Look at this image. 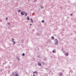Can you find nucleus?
<instances>
[{
	"label": "nucleus",
	"instance_id": "nucleus-24",
	"mask_svg": "<svg viewBox=\"0 0 76 76\" xmlns=\"http://www.w3.org/2000/svg\"><path fill=\"white\" fill-rule=\"evenodd\" d=\"M25 14L26 15V12H25Z\"/></svg>",
	"mask_w": 76,
	"mask_h": 76
},
{
	"label": "nucleus",
	"instance_id": "nucleus-21",
	"mask_svg": "<svg viewBox=\"0 0 76 76\" xmlns=\"http://www.w3.org/2000/svg\"><path fill=\"white\" fill-rule=\"evenodd\" d=\"M35 73V72H33V73Z\"/></svg>",
	"mask_w": 76,
	"mask_h": 76
},
{
	"label": "nucleus",
	"instance_id": "nucleus-16",
	"mask_svg": "<svg viewBox=\"0 0 76 76\" xmlns=\"http://www.w3.org/2000/svg\"><path fill=\"white\" fill-rule=\"evenodd\" d=\"M41 8H44V7H43V6H41Z\"/></svg>",
	"mask_w": 76,
	"mask_h": 76
},
{
	"label": "nucleus",
	"instance_id": "nucleus-20",
	"mask_svg": "<svg viewBox=\"0 0 76 76\" xmlns=\"http://www.w3.org/2000/svg\"><path fill=\"white\" fill-rule=\"evenodd\" d=\"M52 52H53V53H54V51L53 50V51H52Z\"/></svg>",
	"mask_w": 76,
	"mask_h": 76
},
{
	"label": "nucleus",
	"instance_id": "nucleus-18",
	"mask_svg": "<svg viewBox=\"0 0 76 76\" xmlns=\"http://www.w3.org/2000/svg\"><path fill=\"white\" fill-rule=\"evenodd\" d=\"M6 20H8V18H6Z\"/></svg>",
	"mask_w": 76,
	"mask_h": 76
},
{
	"label": "nucleus",
	"instance_id": "nucleus-7",
	"mask_svg": "<svg viewBox=\"0 0 76 76\" xmlns=\"http://www.w3.org/2000/svg\"><path fill=\"white\" fill-rule=\"evenodd\" d=\"M31 22H32V23H33V20H32V19L31 18Z\"/></svg>",
	"mask_w": 76,
	"mask_h": 76
},
{
	"label": "nucleus",
	"instance_id": "nucleus-1",
	"mask_svg": "<svg viewBox=\"0 0 76 76\" xmlns=\"http://www.w3.org/2000/svg\"><path fill=\"white\" fill-rule=\"evenodd\" d=\"M38 64L39 66H41V64L39 62H38Z\"/></svg>",
	"mask_w": 76,
	"mask_h": 76
},
{
	"label": "nucleus",
	"instance_id": "nucleus-10",
	"mask_svg": "<svg viewBox=\"0 0 76 76\" xmlns=\"http://www.w3.org/2000/svg\"><path fill=\"white\" fill-rule=\"evenodd\" d=\"M52 39H54V37L53 36H52Z\"/></svg>",
	"mask_w": 76,
	"mask_h": 76
},
{
	"label": "nucleus",
	"instance_id": "nucleus-5",
	"mask_svg": "<svg viewBox=\"0 0 76 76\" xmlns=\"http://www.w3.org/2000/svg\"><path fill=\"white\" fill-rule=\"evenodd\" d=\"M27 19L28 20H29V18L28 17H27Z\"/></svg>",
	"mask_w": 76,
	"mask_h": 76
},
{
	"label": "nucleus",
	"instance_id": "nucleus-14",
	"mask_svg": "<svg viewBox=\"0 0 76 76\" xmlns=\"http://www.w3.org/2000/svg\"><path fill=\"white\" fill-rule=\"evenodd\" d=\"M27 15H28V14H27V13H26V14L25 16H27Z\"/></svg>",
	"mask_w": 76,
	"mask_h": 76
},
{
	"label": "nucleus",
	"instance_id": "nucleus-22",
	"mask_svg": "<svg viewBox=\"0 0 76 76\" xmlns=\"http://www.w3.org/2000/svg\"><path fill=\"white\" fill-rule=\"evenodd\" d=\"M30 25H31V26H32V24H30Z\"/></svg>",
	"mask_w": 76,
	"mask_h": 76
},
{
	"label": "nucleus",
	"instance_id": "nucleus-4",
	"mask_svg": "<svg viewBox=\"0 0 76 76\" xmlns=\"http://www.w3.org/2000/svg\"><path fill=\"white\" fill-rule=\"evenodd\" d=\"M58 44V42H57V41L55 43V45H57Z\"/></svg>",
	"mask_w": 76,
	"mask_h": 76
},
{
	"label": "nucleus",
	"instance_id": "nucleus-12",
	"mask_svg": "<svg viewBox=\"0 0 76 76\" xmlns=\"http://www.w3.org/2000/svg\"><path fill=\"white\" fill-rule=\"evenodd\" d=\"M22 55L23 56H25V53H23Z\"/></svg>",
	"mask_w": 76,
	"mask_h": 76
},
{
	"label": "nucleus",
	"instance_id": "nucleus-8",
	"mask_svg": "<svg viewBox=\"0 0 76 76\" xmlns=\"http://www.w3.org/2000/svg\"><path fill=\"white\" fill-rule=\"evenodd\" d=\"M15 76H19V75L17 74H15Z\"/></svg>",
	"mask_w": 76,
	"mask_h": 76
},
{
	"label": "nucleus",
	"instance_id": "nucleus-11",
	"mask_svg": "<svg viewBox=\"0 0 76 76\" xmlns=\"http://www.w3.org/2000/svg\"><path fill=\"white\" fill-rule=\"evenodd\" d=\"M18 12H20V10H18Z\"/></svg>",
	"mask_w": 76,
	"mask_h": 76
},
{
	"label": "nucleus",
	"instance_id": "nucleus-3",
	"mask_svg": "<svg viewBox=\"0 0 76 76\" xmlns=\"http://www.w3.org/2000/svg\"><path fill=\"white\" fill-rule=\"evenodd\" d=\"M62 75H63V73H60L59 74V76H61Z\"/></svg>",
	"mask_w": 76,
	"mask_h": 76
},
{
	"label": "nucleus",
	"instance_id": "nucleus-6",
	"mask_svg": "<svg viewBox=\"0 0 76 76\" xmlns=\"http://www.w3.org/2000/svg\"><path fill=\"white\" fill-rule=\"evenodd\" d=\"M21 14H22L23 15H24V14L23 13V12H21Z\"/></svg>",
	"mask_w": 76,
	"mask_h": 76
},
{
	"label": "nucleus",
	"instance_id": "nucleus-26",
	"mask_svg": "<svg viewBox=\"0 0 76 76\" xmlns=\"http://www.w3.org/2000/svg\"><path fill=\"white\" fill-rule=\"evenodd\" d=\"M33 59L34 60H35V58H33Z\"/></svg>",
	"mask_w": 76,
	"mask_h": 76
},
{
	"label": "nucleus",
	"instance_id": "nucleus-27",
	"mask_svg": "<svg viewBox=\"0 0 76 76\" xmlns=\"http://www.w3.org/2000/svg\"><path fill=\"white\" fill-rule=\"evenodd\" d=\"M54 51H56V50H55V49H54Z\"/></svg>",
	"mask_w": 76,
	"mask_h": 76
},
{
	"label": "nucleus",
	"instance_id": "nucleus-19",
	"mask_svg": "<svg viewBox=\"0 0 76 76\" xmlns=\"http://www.w3.org/2000/svg\"><path fill=\"white\" fill-rule=\"evenodd\" d=\"M35 72L36 73H37V74H38V72H37L35 71Z\"/></svg>",
	"mask_w": 76,
	"mask_h": 76
},
{
	"label": "nucleus",
	"instance_id": "nucleus-9",
	"mask_svg": "<svg viewBox=\"0 0 76 76\" xmlns=\"http://www.w3.org/2000/svg\"><path fill=\"white\" fill-rule=\"evenodd\" d=\"M44 22H45V21L44 20H43L42 21V23H44Z\"/></svg>",
	"mask_w": 76,
	"mask_h": 76
},
{
	"label": "nucleus",
	"instance_id": "nucleus-15",
	"mask_svg": "<svg viewBox=\"0 0 76 76\" xmlns=\"http://www.w3.org/2000/svg\"><path fill=\"white\" fill-rule=\"evenodd\" d=\"M7 24L8 25H10V23H8Z\"/></svg>",
	"mask_w": 76,
	"mask_h": 76
},
{
	"label": "nucleus",
	"instance_id": "nucleus-25",
	"mask_svg": "<svg viewBox=\"0 0 76 76\" xmlns=\"http://www.w3.org/2000/svg\"><path fill=\"white\" fill-rule=\"evenodd\" d=\"M12 40H14V39H12Z\"/></svg>",
	"mask_w": 76,
	"mask_h": 76
},
{
	"label": "nucleus",
	"instance_id": "nucleus-13",
	"mask_svg": "<svg viewBox=\"0 0 76 76\" xmlns=\"http://www.w3.org/2000/svg\"><path fill=\"white\" fill-rule=\"evenodd\" d=\"M12 41H13V42L14 44H16V42H15L14 41L12 40Z\"/></svg>",
	"mask_w": 76,
	"mask_h": 76
},
{
	"label": "nucleus",
	"instance_id": "nucleus-23",
	"mask_svg": "<svg viewBox=\"0 0 76 76\" xmlns=\"http://www.w3.org/2000/svg\"><path fill=\"white\" fill-rule=\"evenodd\" d=\"M33 76H35V74H34L33 75Z\"/></svg>",
	"mask_w": 76,
	"mask_h": 76
},
{
	"label": "nucleus",
	"instance_id": "nucleus-17",
	"mask_svg": "<svg viewBox=\"0 0 76 76\" xmlns=\"http://www.w3.org/2000/svg\"><path fill=\"white\" fill-rule=\"evenodd\" d=\"M70 16H72L73 15V14H70Z\"/></svg>",
	"mask_w": 76,
	"mask_h": 76
},
{
	"label": "nucleus",
	"instance_id": "nucleus-2",
	"mask_svg": "<svg viewBox=\"0 0 76 76\" xmlns=\"http://www.w3.org/2000/svg\"><path fill=\"white\" fill-rule=\"evenodd\" d=\"M65 55L66 56H69V53H65Z\"/></svg>",
	"mask_w": 76,
	"mask_h": 76
}]
</instances>
